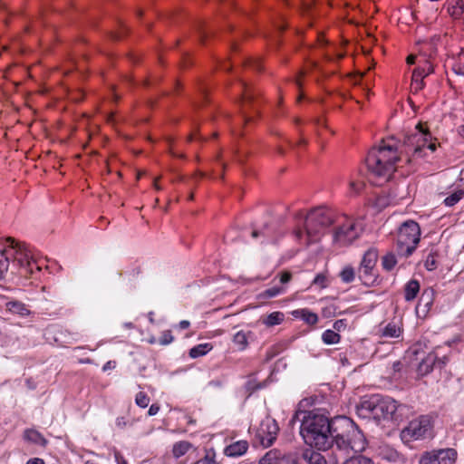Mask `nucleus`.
Segmentation results:
<instances>
[{
  "label": "nucleus",
  "instance_id": "28",
  "mask_svg": "<svg viewBox=\"0 0 464 464\" xmlns=\"http://www.w3.org/2000/svg\"><path fill=\"white\" fill-rule=\"evenodd\" d=\"M285 292L282 286H273L263 291L259 296L262 298H273Z\"/></svg>",
  "mask_w": 464,
  "mask_h": 464
},
{
  "label": "nucleus",
  "instance_id": "7",
  "mask_svg": "<svg viewBox=\"0 0 464 464\" xmlns=\"http://www.w3.org/2000/svg\"><path fill=\"white\" fill-rule=\"evenodd\" d=\"M6 244L4 249V255L9 262L12 259V268L15 270L12 271V273H18L20 269L28 270L30 266V265H28V259L32 256L26 245L12 237L6 238Z\"/></svg>",
  "mask_w": 464,
  "mask_h": 464
},
{
  "label": "nucleus",
  "instance_id": "49",
  "mask_svg": "<svg viewBox=\"0 0 464 464\" xmlns=\"http://www.w3.org/2000/svg\"><path fill=\"white\" fill-rule=\"evenodd\" d=\"M190 325V323L187 320H182L179 322V327L181 329V330H184V329H187L188 328Z\"/></svg>",
  "mask_w": 464,
  "mask_h": 464
},
{
  "label": "nucleus",
  "instance_id": "40",
  "mask_svg": "<svg viewBox=\"0 0 464 464\" xmlns=\"http://www.w3.org/2000/svg\"><path fill=\"white\" fill-rule=\"evenodd\" d=\"M449 362V357L447 354H443L440 356V353L438 352V360L436 362V367L442 368L444 367Z\"/></svg>",
  "mask_w": 464,
  "mask_h": 464
},
{
  "label": "nucleus",
  "instance_id": "11",
  "mask_svg": "<svg viewBox=\"0 0 464 464\" xmlns=\"http://www.w3.org/2000/svg\"><path fill=\"white\" fill-rule=\"evenodd\" d=\"M278 430L279 428L275 420H263L257 432L261 444L265 448L270 447L276 440Z\"/></svg>",
  "mask_w": 464,
  "mask_h": 464
},
{
  "label": "nucleus",
  "instance_id": "21",
  "mask_svg": "<svg viewBox=\"0 0 464 464\" xmlns=\"http://www.w3.org/2000/svg\"><path fill=\"white\" fill-rule=\"evenodd\" d=\"M448 12L455 19H459L464 12L463 0H452L448 5Z\"/></svg>",
  "mask_w": 464,
  "mask_h": 464
},
{
  "label": "nucleus",
  "instance_id": "20",
  "mask_svg": "<svg viewBox=\"0 0 464 464\" xmlns=\"http://www.w3.org/2000/svg\"><path fill=\"white\" fill-rule=\"evenodd\" d=\"M425 78V74L423 72H420V65L419 64L412 72L411 78V89L418 92L423 88V79Z\"/></svg>",
  "mask_w": 464,
  "mask_h": 464
},
{
  "label": "nucleus",
  "instance_id": "18",
  "mask_svg": "<svg viewBox=\"0 0 464 464\" xmlns=\"http://www.w3.org/2000/svg\"><path fill=\"white\" fill-rule=\"evenodd\" d=\"M292 314L295 318H301L306 324L314 325L318 322V316L316 314L309 311L308 309H298L295 310Z\"/></svg>",
  "mask_w": 464,
  "mask_h": 464
},
{
  "label": "nucleus",
  "instance_id": "39",
  "mask_svg": "<svg viewBox=\"0 0 464 464\" xmlns=\"http://www.w3.org/2000/svg\"><path fill=\"white\" fill-rule=\"evenodd\" d=\"M347 326V322L344 319H340L334 322V331L341 332L344 330Z\"/></svg>",
  "mask_w": 464,
  "mask_h": 464
},
{
  "label": "nucleus",
  "instance_id": "13",
  "mask_svg": "<svg viewBox=\"0 0 464 464\" xmlns=\"http://www.w3.org/2000/svg\"><path fill=\"white\" fill-rule=\"evenodd\" d=\"M437 360L438 349L430 353L424 359H422L418 366V372L420 375H426L430 373L433 370V367L436 366Z\"/></svg>",
  "mask_w": 464,
  "mask_h": 464
},
{
  "label": "nucleus",
  "instance_id": "48",
  "mask_svg": "<svg viewBox=\"0 0 464 464\" xmlns=\"http://www.w3.org/2000/svg\"><path fill=\"white\" fill-rule=\"evenodd\" d=\"M26 464H44V461L39 458L30 459Z\"/></svg>",
  "mask_w": 464,
  "mask_h": 464
},
{
  "label": "nucleus",
  "instance_id": "15",
  "mask_svg": "<svg viewBox=\"0 0 464 464\" xmlns=\"http://www.w3.org/2000/svg\"><path fill=\"white\" fill-rule=\"evenodd\" d=\"M248 449V443L246 440H238L228 445L225 453L229 457H239L246 452Z\"/></svg>",
  "mask_w": 464,
  "mask_h": 464
},
{
  "label": "nucleus",
  "instance_id": "1",
  "mask_svg": "<svg viewBox=\"0 0 464 464\" xmlns=\"http://www.w3.org/2000/svg\"><path fill=\"white\" fill-rule=\"evenodd\" d=\"M436 149L430 133L418 125L402 141L390 139L382 140L378 148H372L367 155L366 165L373 175L388 180L399 163H411L414 159L425 157V150L433 152Z\"/></svg>",
  "mask_w": 464,
  "mask_h": 464
},
{
  "label": "nucleus",
  "instance_id": "44",
  "mask_svg": "<svg viewBox=\"0 0 464 464\" xmlns=\"http://www.w3.org/2000/svg\"><path fill=\"white\" fill-rule=\"evenodd\" d=\"M271 460H272L271 452H269V453H266V456L260 459L259 464H274V463H272Z\"/></svg>",
  "mask_w": 464,
  "mask_h": 464
},
{
  "label": "nucleus",
  "instance_id": "26",
  "mask_svg": "<svg viewBox=\"0 0 464 464\" xmlns=\"http://www.w3.org/2000/svg\"><path fill=\"white\" fill-rule=\"evenodd\" d=\"M284 318L285 315L283 313L273 312L263 320V323L267 326H274L281 324L284 321Z\"/></svg>",
  "mask_w": 464,
  "mask_h": 464
},
{
  "label": "nucleus",
  "instance_id": "58",
  "mask_svg": "<svg viewBox=\"0 0 464 464\" xmlns=\"http://www.w3.org/2000/svg\"><path fill=\"white\" fill-rule=\"evenodd\" d=\"M111 37H112L113 39H118V38H120V36H119L117 34H113L111 35Z\"/></svg>",
  "mask_w": 464,
  "mask_h": 464
},
{
  "label": "nucleus",
  "instance_id": "52",
  "mask_svg": "<svg viewBox=\"0 0 464 464\" xmlns=\"http://www.w3.org/2000/svg\"><path fill=\"white\" fill-rule=\"evenodd\" d=\"M250 65L253 66L256 70H260L261 69L260 63L257 62V61H251L250 62Z\"/></svg>",
  "mask_w": 464,
  "mask_h": 464
},
{
  "label": "nucleus",
  "instance_id": "17",
  "mask_svg": "<svg viewBox=\"0 0 464 464\" xmlns=\"http://www.w3.org/2000/svg\"><path fill=\"white\" fill-rule=\"evenodd\" d=\"M23 437L26 441L36 445L44 447L47 444L46 439L38 430L34 429H26L24 431Z\"/></svg>",
  "mask_w": 464,
  "mask_h": 464
},
{
  "label": "nucleus",
  "instance_id": "4",
  "mask_svg": "<svg viewBox=\"0 0 464 464\" xmlns=\"http://www.w3.org/2000/svg\"><path fill=\"white\" fill-rule=\"evenodd\" d=\"M334 221L335 215L333 210L325 207L315 208L305 216L304 232L298 228L295 231V236L298 241L308 246L319 241L325 229Z\"/></svg>",
  "mask_w": 464,
  "mask_h": 464
},
{
  "label": "nucleus",
  "instance_id": "27",
  "mask_svg": "<svg viewBox=\"0 0 464 464\" xmlns=\"http://www.w3.org/2000/svg\"><path fill=\"white\" fill-rule=\"evenodd\" d=\"M341 336L334 330H325L322 334V340L325 344H335L340 342Z\"/></svg>",
  "mask_w": 464,
  "mask_h": 464
},
{
  "label": "nucleus",
  "instance_id": "36",
  "mask_svg": "<svg viewBox=\"0 0 464 464\" xmlns=\"http://www.w3.org/2000/svg\"><path fill=\"white\" fill-rule=\"evenodd\" d=\"M9 261L4 255V250L0 252V278H2L5 272L8 271Z\"/></svg>",
  "mask_w": 464,
  "mask_h": 464
},
{
  "label": "nucleus",
  "instance_id": "54",
  "mask_svg": "<svg viewBox=\"0 0 464 464\" xmlns=\"http://www.w3.org/2000/svg\"><path fill=\"white\" fill-rule=\"evenodd\" d=\"M252 99V94L248 93L247 92H246L245 95H244V101L245 102H250Z\"/></svg>",
  "mask_w": 464,
  "mask_h": 464
},
{
  "label": "nucleus",
  "instance_id": "32",
  "mask_svg": "<svg viewBox=\"0 0 464 464\" xmlns=\"http://www.w3.org/2000/svg\"><path fill=\"white\" fill-rule=\"evenodd\" d=\"M396 264H397V260L393 254H387L382 258L383 268L388 271L392 270L395 266Z\"/></svg>",
  "mask_w": 464,
  "mask_h": 464
},
{
  "label": "nucleus",
  "instance_id": "16",
  "mask_svg": "<svg viewBox=\"0 0 464 464\" xmlns=\"http://www.w3.org/2000/svg\"><path fill=\"white\" fill-rule=\"evenodd\" d=\"M302 459L306 464H326L324 457L313 449L304 450Z\"/></svg>",
  "mask_w": 464,
  "mask_h": 464
},
{
  "label": "nucleus",
  "instance_id": "60",
  "mask_svg": "<svg viewBox=\"0 0 464 464\" xmlns=\"http://www.w3.org/2000/svg\"><path fill=\"white\" fill-rule=\"evenodd\" d=\"M295 82H296V84L298 85V87H299V88H301V82H300V81H299V80H295Z\"/></svg>",
  "mask_w": 464,
  "mask_h": 464
},
{
  "label": "nucleus",
  "instance_id": "3",
  "mask_svg": "<svg viewBox=\"0 0 464 464\" xmlns=\"http://www.w3.org/2000/svg\"><path fill=\"white\" fill-rule=\"evenodd\" d=\"M343 430L335 435L329 464H373L370 458L360 455L367 446L364 434L353 421H345Z\"/></svg>",
  "mask_w": 464,
  "mask_h": 464
},
{
  "label": "nucleus",
  "instance_id": "12",
  "mask_svg": "<svg viewBox=\"0 0 464 464\" xmlns=\"http://www.w3.org/2000/svg\"><path fill=\"white\" fill-rule=\"evenodd\" d=\"M377 258V252L373 249H369L362 256L359 268V277L365 283L372 276V271L376 265Z\"/></svg>",
  "mask_w": 464,
  "mask_h": 464
},
{
  "label": "nucleus",
  "instance_id": "10",
  "mask_svg": "<svg viewBox=\"0 0 464 464\" xmlns=\"http://www.w3.org/2000/svg\"><path fill=\"white\" fill-rule=\"evenodd\" d=\"M453 449L433 450L424 452L420 458V464H452L456 459Z\"/></svg>",
  "mask_w": 464,
  "mask_h": 464
},
{
  "label": "nucleus",
  "instance_id": "22",
  "mask_svg": "<svg viewBox=\"0 0 464 464\" xmlns=\"http://www.w3.org/2000/svg\"><path fill=\"white\" fill-rule=\"evenodd\" d=\"M420 291V284L417 280H411L405 285V299L407 301H412L417 296Z\"/></svg>",
  "mask_w": 464,
  "mask_h": 464
},
{
  "label": "nucleus",
  "instance_id": "56",
  "mask_svg": "<svg viewBox=\"0 0 464 464\" xmlns=\"http://www.w3.org/2000/svg\"><path fill=\"white\" fill-rule=\"evenodd\" d=\"M328 310H330V307H329V308H325V309L324 310V315H328V314H331V312H330V311H328Z\"/></svg>",
  "mask_w": 464,
  "mask_h": 464
},
{
  "label": "nucleus",
  "instance_id": "24",
  "mask_svg": "<svg viewBox=\"0 0 464 464\" xmlns=\"http://www.w3.org/2000/svg\"><path fill=\"white\" fill-rule=\"evenodd\" d=\"M191 444L188 441L181 440L173 445L172 453L175 458H180L185 455L189 449Z\"/></svg>",
  "mask_w": 464,
  "mask_h": 464
},
{
  "label": "nucleus",
  "instance_id": "63",
  "mask_svg": "<svg viewBox=\"0 0 464 464\" xmlns=\"http://www.w3.org/2000/svg\"><path fill=\"white\" fill-rule=\"evenodd\" d=\"M150 343H155L154 339H151V340L150 341Z\"/></svg>",
  "mask_w": 464,
  "mask_h": 464
},
{
  "label": "nucleus",
  "instance_id": "31",
  "mask_svg": "<svg viewBox=\"0 0 464 464\" xmlns=\"http://www.w3.org/2000/svg\"><path fill=\"white\" fill-rule=\"evenodd\" d=\"M28 265H30V266L28 268L30 269H20L18 274L21 276H24V277H27L29 276L30 275H33L34 270H37L39 271L40 270V267L37 266L35 260H34L32 258V256L28 259Z\"/></svg>",
  "mask_w": 464,
  "mask_h": 464
},
{
  "label": "nucleus",
  "instance_id": "62",
  "mask_svg": "<svg viewBox=\"0 0 464 464\" xmlns=\"http://www.w3.org/2000/svg\"><path fill=\"white\" fill-rule=\"evenodd\" d=\"M315 123H316L317 125H319V124H321V121H320L319 119H316V120H315Z\"/></svg>",
  "mask_w": 464,
  "mask_h": 464
},
{
  "label": "nucleus",
  "instance_id": "50",
  "mask_svg": "<svg viewBox=\"0 0 464 464\" xmlns=\"http://www.w3.org/2000/svg\"><path fill=\"white\" fill-rule=\"evenodd\" d=\"M416 56L414 54H411L407 57V63L413 64L415 63Z\"/></svg>",
  "mask_w": 464,
  "mask_h": 464
},
{
  "label": "nucleus",
  "instance_id": "6",
  "mask_svg": "<svg viewBox=\"0 0 464 464\" xmlns=\"http://www.w3.org/2000/svg\"><path fill=\"white\" fill-rule=\"evenodd\" d=\"M420 237V228L417 222L407 220L398 230L396 250L401 256H410L417 247Z\"/></svg>",
  "mask_w": 464,
  "mask_h": 464
},
{
  "label": "nucleus",
  "instance_id": "2",
  "mask_svg": "<svg viewBox=\"0 0 464 464\" xmlns=\"http://www.w3.org/2000/svg\"><path fill=\"white\" fill-rule=\"evenodd\" d=\"M296 420L301 421L300 434L307 445L318 450H329L330 453H333L335 435L343 430L345 421H352L348 418H343L335 425V422L318 410L298 411L290 422L293 424Z\"/></svg>",
  "mask_w": 464,
  "mask_h": 464
},
{
  "label": "nucleus",
  "instance_id": "53",
  "mask_svg": "<svg viewBox=\"0 0 464 464\" xmlns=\"http://www.w3.org/2000/svg\"><path fill=\"white\" fill-rule=\"evenodd\" d=\"M116 460L118 464H128L127 461L121 456L116 455Z\"/></svg>",
  "mask_w": 464,
  "mask_h": 464
},
{
  "label": "nucleus",
  "instance_id": "55",
  "mask_svg": "<svg viewBox=\"0 0 464 464\" xmlns=\"http://www.w3.org/2000/svg\"><path fill=\"white\" fill-rule=\"evenodd\" d=\"M154 188L158 190L161 189L160 186L158 185V179H154Z\"/></svg>",
  "mask_w": 464,
  "mask_h": 464
},
{
  "label": "nucleus",
  "instance_id": "47",
  "mask_svg": "<svg viewBox=\"0 0 464 464\" xmlns=\"http://www.w3.org/2000/svg\"><path fill=\"white\" fill-rule=\"evenodd\" d=\"M115 365H116V362H113V361H109L107 362L103 367H102V371L103 372H106V371H109V370H111V369H114L115 368Z\"/></svg>",
  "mask_w": 464,
  "mask_h": 464
},
{
  "label": "nucleus",
  "instance_id": "41",
  "mask_svg": "<svg viewBox=\"0 0 464 464\" xmlns=\"http://www.w3.org/2000/svg\"><path fill=\"white\" fill-rule=\"evenodd\" d=\"M420 72H423L426 77L433 72V67L428 61L424 60L423 66L420 65Z\"/></svg>",
  "mask_w": 464,
  "mask_h": 464
},
{
  "label": "nucleus",
  "instance_id": "64",
  "mask_svg": "<svg viewBox=\"0 0 464 464\" xmlns=\"http://www.w3.org/2000/svg\"><path fill=\"white\" fill-rule=\"evenodd\" d=\"M342 58H343V54H339L338 59H342Z\"/></svg>",
  "mask_w": 464,
  "mask_h": 464
},
{
  "label": "nucleus",
  "instance_id": "8",
  "mask_svg": "<svg viewBox=\"0 0 464 464\" xmlns=\"http://www.w3.org/2000/svg\"><path fill=\"white\" fill-rule=\"evenodd\" d=\"M432 425L429 416H420L412 420L406 428L402 430V438L407 440H421L430 437Z\"/></svg>",
  "mask_w": 464,
  "mask_h": 464
},
{
  "label": "nucleus",
  "instance_id": "14",
  "mask_svg": "<svg viewBox=\"0 0 464 464\" xmlns=\"http://www.w3.org/2000/svg\"><path fill=\"white\" fill-rule=\"evenodd\" d=\"M381 336L385 338H399L402 334L401 322H390L380 328Z\"/></svg>",
  "mask_w": 464,
  "mask_h": 464
},
{
  "label": "nucleus",
  "instance_id": "43",
  "mask_svg": "<svg viewBox=\"0 0 464 464\" xmlns=\"http://www.w3.org/2000/svg\"><path fill=\"white\" fill-rule=\"evenodd\" d=\"M195 464H216V461L213 457L208 454L205 458L198 460Z\"/></svg>",
  "mask_w": 464,
  "mask_h": 464
},
{
  "label": "nucleus",
  "instance_id": "19",
  "mask_svg": "<svg viewBox=\"0 0 464 464\" xmlns=\"http://www.w3.org/2000/svg\"><path fill=\"white\" fill-rule=\"evenodd\" d=\"M251 336V332L238 331L233 336V343L237 346L239 351H244L248 345V339Z\"/></svg>",
  "mask_w": 464,
  "mask_h": 464
},
{
  "label": "nucleus",
  "instance_id": "9",
  "mask_svg": "<svg viewBox=\"0 0 464 464\" xmlns=\"http://www.w3.org/2000/svg\"><path fill=\"white\" fill-rule=\"evenodd\" d=\"M360 230L352 219H347L343 224L338 225L333 236V242L335 246H345L355 240Z\"/></svg>",
  "mask_w": 464,
  "mask_h": 464
},
{
  "label": "nucleus",
  "instance_id": "37",
  "mask_svg": "<svg viewBox=\"0 0 464 464\" xmlns=\"http://www.w3.org/2000/svg\"><path fill=\"white\" fill-rule=\"evenodd\" d=\"M454 71L458 74L464 75V52L459 54L458 61L454 65Z\"/></svg>",
  "mask_w": 464,
  "mask_h": 464
},
{
  "label": "nucleus",
  "instance_id": "51",
  "mask_svg": "<svg viewBox=\"0 0 464 464\" xmlns=\"http://www.w3.org/2000/svg\"><path fill=\"white\" fill-rule=\"evenodd\" d=\"M259 235L266 236V233L265 231H258V230H254L252 232V237L254 238L257 237Z\"/></svg>",
  "mask_w": 464,
  "mask_h": 464
},
{
  "label": "nucleus",
  "instance_id": "29",
  "mask_svg": "<svg viewBox=\"0 0 464 464\" xmlns=\"http://www.w3.org/2000/svg\"><path fill=\"white\" fill-rule=\"evenodd\" d=\"M464 197V190H458L447 197L444 199V203L448 207L456 205Z\"/></svg>",
  "mask_w": 464,
  "mask_h": 464
},
{
  "label": "nucleus",
  "instance_id": "30",
  "mask_svg": "<svg viewBox=\"0 0 464 464\" xmlns=\"http://www.w3.org/2000/svg\"><path fill=\"white\" fill-rule=\"evenodd\" d=\"M340 276L343 280V282L344 283H351L354 280L355 278V272H354V269L350 266H345L340 273Z\"/></svg>",
  "mask_w": 464,
  "mask_h": 464
},
{
  "label": "nucleus",
  "instance_id": "33",
  "mask_svg": "<svg viewBox=\"0 0 464 464\" xmlns=\"http://www.w3.org/2000/svg\"><path fill=\"white\" fill-rule=\"evenodd\" d=\"M327 285L328 279L324 274H318L312 282V285H316L320 289L325 288Z\"/></svg>",
  "mask_w": 464,
  "mask_h": 464
},
{
  "label": "nucleus",
  "instance_id": "5",
  "mask_svg": "<svg viewBox=\"0 0 464 464\" xmlns=\"http://www.w3.org/2000/svg\"><path fill=\"white\" fill-rule=\"evenodd\" d=\"M397 411V402L390 397L373 395L363 400L356 408L357 415L376 421L392 419Z\"/></svg>",
  "mask_w": 464,
  "mask_h": 464
},
{
  "label": "nucleus",
  "instance_id": "42",
  "mask_svg": "<svg viewBox=\"0 0 464 464\" xmlns=\"http://www.w3.org/2000/svg\"><path fill=\"white\" fill-rule=\"evenodd\" d=\"M350 189L353 193H359V191L362 189V188L363 187V183L362 182H356V181H351L350 184Z\"/></svg>",
  "mask_w": 464,
  "mask_h": 464
},
{
  "label": "nucleus",
  "instance_id": "35",
  "mask_svg": "<svg viewBox=\"0 0 464 464\" xmlns=\"http://www.w3.org/2000/svg\"><path fill=\"white\" fill-rule=\"evenodd\" d=\"M173 339H174V337L171 334V331L166 330V331L162 332V334L160 337V340H159V343L161 345H167V344H169L170 343H172Z\"/></svg>",
  "mask_w": 464,
  "mask_h": 464
},
{
  "label": "nucleus",
  "instance_id": "57",
  "mask_svg": "<svg viewBox=\"0 0 464 464\" xmlns=\"http://www.w3.org/2000/svg\"><path fill=\"white\" fill-rule=\"evenodd\" d=\"M307 143V140H304V139H301L300 141H299V144H306Z\"/></svg>",
  "mask_w": 464,
  "mask_h": 464
},
{
  "label": "nucleus",
  "instance_id": "34",
  "mask_svg": "<svg viewBox=\"0 0 464 464\" xmlns=\"http://www.w3.org/2000/svg\"><path fill=\"white\" fill-rule=\"evenodd\" d=\"M135 401L140 407L146 408L150 403V398L146 393L140 392L136 395Z\"/></svg>",
  "mask_w": 464,
  "mask_h": 464
},
{
  "label": "nucleus",
  "instance_id": "46",
  "mask_svg": "<svg viewBox=\"0 0 464 464\" xmlns=\"http://www.w3.org/2000/svg\"><path fill=\"white\" fill-rule=\"evenodd\" d=\"M159 411H160V406L157 404H152V405H150L148 413L150 416H154L159 412Z\"/></svg>",
  "mask_w": 464,
  "mask_h": 464
},
{
  "label": "nucleus",
  "instance_id": "45",
  "mask_svg": "<svg viewBox=\"0 0 464 464\" xmlns=\"http://www.w3.org/2000/svg\"><path fill=\"white\" fill-rule=\"evenodd\" d=\"M290 279H291V274L288 272H285L280 276V283L281 284L288 283L290 281Z\"/></svg>",
  "mask_w": 464,
  "mask_h": 464
},
{
  "label": "nucleus",
  "instance_id": "25",
  "mask_svg": "<svg viewBox=\"0 0 464 464\" xmlns=\"http://www.w3.org/2000/svg\"><path fill=\"white\" fill-rule=\"evenodd\" d=\"M6 306L9 311L20 315H26L29 314V310L26 308L25 304L19 301L8 302Z\"/></svg>",
  "mask_w": 464,
  "mask_h": 464
},
{
  "label": "nucleus",
  "instance_id": "38",
  "mask_svg": "<svg viewBox=\"0 0 464 464\" xmlns=\"http://www.w3.org/2000/svg\"><path fill=\"white\" fill-rule=\"evenodd\" d=\"M425 267L429 270V271H432L434 269H436L437 267V260H436V257L434 255L432 254H430L428 256H427V259L425 261Z\"/></svg>",
  "mask_w": 464,
  "mask_h": 464
},
{
  "label": "nucleus",
  "instance_id": "61",
  "mask_svg": "<svg viewBox=\"0 0 464 464\" xmlns=\"http://www.w3.org/2000/svg\"><path fill=\"white\" fill-rule=\"evenodd\" d=\"M172 156H175V157H183V155H181V154H180V155H178V154H176V153H174V152H172Z\"/></svg>",
  "mask_w": 464,
  "mask_h": 464
},
{
  "label": "nucleus",
  "instance_id": "23",
  "mask_svg": "<svg viewBox=\"0 0 464 464\" xmlns=\"http://www.w3.org/2000/svg\"><path fill=\"white\" fill-rule=\"evenodd\" d=\"M212 348V344L208 343L198 344L189 350V356L191 358H198L203 356L207 354L208 352H210Z\"/></svg>",
  "mask_w": 464,
  "mask_h": 464
},
{
  "label": "nucleus",
  "instance_id": "59",
  "mask_svg": "<svg viewBox=\"0 0 464 464\" xmlns=\"http://www.w3.org/2000/svg\"><path fill=\"white\" fill-rule=\"evenodd\" d=\"M460 133H461V135L464 136V125L461 126V128H460Z\"/></svg>",
  "mask_w": 464,
  "mask_h": 464
}]
</instances>
